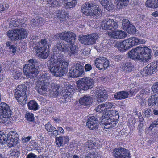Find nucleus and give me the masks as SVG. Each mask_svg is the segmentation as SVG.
I'll return each instance as SVG.
<instances>
[{"instance_id": "obj_1", "label": "nucleus", "mask_w": 158, "mask_h": 158, "mask_svg": "<svg viewBox=\"0 0 158 158\" xmlns=\"http://www.w3.org/2000/svg\"><path fill=\"white\" fill-rule=\"evenodd\" d=\"M58 51L54 49L52 54L49 57L51 62L49 69L53 75L56 77L64 75L67 71L69 63L63 60L61 52H67L69 50L68 45L64 42H58L56 44Z\"/></svg>"}, {"instance_id": "obj_11", "label": "nucleus", "mask_w": 158, "mask_h": 158, "mask_svg": "<svg viewBox=\"0 0 158 158\" xmlns=\"http://www.w3.org/2000/svg\"><path fill=\"white\" fill-rule=\"evenodd\" d=\"M101 25L103 29L108 30H114L118 27L117 23L111 19H106L102 21Z\"/></svg>"}, {"instance_id": "obj_31", "label": "nucleus", "mask_w": 158, "mask_h": 158, "mask_svg": "<svg viewBox=\"0 0 158 158\" xmlns=\"http://www.w3.org/2000/svg\"><path fill=\"white\" fill-rule=\"evenodd\" d=\"M128 44L127 43L124 42V40L122 42H119L118 43V48L119 50L121 52H124L126 50H127L130 48L129 47H127L126 45Z\"/></svg>"}, {"instance_id": "obj_44", "label": "nucleus", "mask_w": 158, "mask_h": 158, "mask_svg": "<svg viewBox=\"0 0 158 158\" xmlns=\"http://www.w3.org/2000/svg\"><path fill=\"white\" fill-rule=\"evenodd\" d=\"M69 48L70 55L75 54L77 52L78 49L75 45H71Z\"/></svg>"}, {"instance_id": "obj_61", "label": "nucleus", "mask_w": 158, "mask_h": 158, "mask_svg": "<svg viewBox=\"0 0 158 158\" xmlns=\"http://www.w3.org/2000/svg\"><path fill=\"white\" fill-rule=\"evenodd\" d=\"M151 89L153 92H158V82H155L152 87Z\"/></svg>"}, {"instance_id": "obj_29", "label": "nucleus", "mask_w": 158, "mask_h": 158, "mask_svg": "<svg viewBox=\"0 0 158 158\" xmlns=\"http://www.w3.org/2000/svg\"><path fill=\"white\" fill-rule=\"evenodd\" d=\"M117 7L118 9H122L127 6L129 0H115Z\"/></svg>"}, {"instance_id": "obj_19", "label": "nucleus", "mask_w": 158, "mask_h": 158, "mask_svg": "<svg viewBox=\"0 0 158 158\" xmlns=\"http://www.w3.org/2000/svg\"><path fill=\"white\" fill-rule=\"evenodd\" d=\"M98 90H97L98 92L97 96V101L98 102H103L107 98V96L106 91L102 87H100Z\"/></svg>"}, {"instance_id": "obj_14", "label": "nucleus", "mask_w": 158, "mask_h": 158, "mask_svg": "<svg viewBox=\"0 0 158 158\" xmlns=\"http://www.w3.org/2000/svg\"><path fill=\"white\" fill-rule=\"evenodd\" d=\"M59 36L61 40L71 44L72 40L73 41V40L75 39L76 35L73 32L65 31L60 33Z\"/></svg>"}, {"instance_id": "obj_32", "label": "nucleus", "mask_w": 158, "mask_h": 158, "mask_svg": "<svg viewBox=\"0 0 158 158\" xmlns=\"http://www.w3.org/2000/svg\"><path fill=\"white\" fill-rule=\"evenodd\" d=\"M19 136L16 132L13 131H10L7 134L8 139H10L18 142L19 141Z\"/></svg>"}, {"instance_id": "obj_45", "label": "nucleus", "mask_w": 158, "mask_h": 158, "mask_svg": "<svg viewBox=\"0 0 158 158\" xmlns=\"http://www.w3.org/2000/svg\"><path fill=\"white\" fill-rule=\"evenodd\" d=\"M122 150H121L120 148H115L113 152V155L115 158H121L120 156V153Z\"/></svg>"}, {"instance_id": "obj_48", "label": "nucleus", "mask_w": 158, "mask_h": 158, "mask_svg": "<svg viewBox=\"0 0 158 158\" xmlns=\"http://www.w3.org/2000/svg\"><path fill=\"white\" fill-rule=\"evenodd\" d=\"M19 21L20 20L17 19L11 21L10 22V26L12 27H15L20 26L21 24L19 23Z\"/></svg>"}, {"instance_id": "obj_36", "label": "nucleus", "mask_w": 158, "mask_h": 158, "mask_svg": "<svg viewBox=\"0 0 158 158\" xmlns=\"http://www.w3.org/2000/svg\"><path fill=\"white\" fill-rule=\"evenodd\" d=\"M95 144L94 142L93 143L92 141H88L85 143V148L87 151L93 149L95 147Z\"/></svg>"}, {"instance_id": "obj_18", "label": "nucleus", "mask_w": 158, "mask_h": 158, "mask_svg": "<svg viewBox=\"0 0 158 158\" xmlns=\"http://www.w3.org/2000/svg\"><path fill=\"white\" fill-rule=\"evenodd\" d=\"M51 85V90H50L49 95L51 97H57L60 94L59 90V85L56 83H52Z\"/></svg>"}, {"instance_id": "obj_25", "label": "nucleus", "mask_w": 158, "mask_h": 158, "mask_svg": "<svg viewBox=\"0 0 158 158\" xmlns=\"http://www.w3.org/2000/svg\"><path fill=\"white\" fill-rule=\"evenodd\" d=\"M129 93L126 91H121L115 93L114 95V98L117 100H121L127 98Z\"/></svg>"}, {"instance_id": "obj_55", "label": "nucleus", "mask_w": 158, "mask_h": 158, "mask_svg": "<svg viewBox=\"0 0 158 158\" xmlns=\"http://www.w3.org/2000/svg\"><path fill=\"white\" fill-rule=\"evenodd\" d=\"M158 128V119L153 122L149 127V130H152L154 128Z\"/></svg>"}, {"instance_id": "obj_2", "label": "nucleus", "mask_w": 158, "mask_h": 158, "mask_svg": "<svg viewBox=\"0 0 158 158\" xmlns=\"http://www.w3.org/2000/svg\"><path fill=\"white\" fill-rule=\"evenodd\" d=\"M151 50L148 47L139 46L128 53L129 57L135 60H142L146 62L151 57Z\"/></svg>"}, {"instance_id": "obj_47", "label": "nucleus", "mask_w": 158, "mask_h": 158, "mask_svg": "<svg viewBox=\"0 0 158 158\" xmlns=\"http://www.w3.org/2000/svg\"><path fill=\"white\" fill-rule=\"evenodd\" d=\"M33 44L32 45L33 49L35 50V51H36L37 52L38 50L40 51L43 48V47H41V44L39 41Z\"/></svg>"}, {"instance_id": "obj_49", "label": "nucleus", "mask_w": 158, "mask_h": 158, "mask_svg": "<svg viewBox=\"0 0 158 158\" xmlns=\"http://www.w3.org/2000/svg\"><path fill=\"white\" fill-rule=\"evenodd\" d=\"M25 118L28 121L32 122L34 120V117L33 114L29 112H27L25 114Z\"/></svg>"}, {"instance_id": "obj_42", "label": "nucleus", "mask_w": 158, "mask_h": 158, "mask_svg": "<svg viewBox=\"0 0 158 158\" xmlns=\"http://www.w3.org/2000/svg\"><path fill=\"white\" fill-rule=\"evenodd\" d=\"M40 81H50V79L49 76H47V75L45 73H42L40 74L39 77Z\"/></svg>"}, {"instance_id": "obj_10", "label": "nucleus", "mask_w": 158, "mask_h": 158, "mask_svg": "<svg viewBox=\"0 0 158 158\" xmlns=\"http://www.w3.org/2000/svg\"><path fill=\"white\" fill-rule=\"evenodd\" d=\"M98 37V35L97 34L93 33L86 35H80V40L82 44L89 45L94 44Z\"/></svg>"}, {"instance_id": "obj_63", "label": "nucleus", "mask_w": 158, "mask_h": 158, "mask_svg": "<svg viewBox=\"0 0 158 158\" xmlns=\"http://www.w3.org/2000/svg\"><path fill=\"white\" fill-rule=\"evenodd\" d=\"M85 158H100L99 157L96 156L94 153H89L85 155Z\"/></svg>"}, {"instance_id": "obj_3", "label": "nucleus", "mask_w": 158, "mask_h": 158, "mask_svg": "<svg viewBox=\"0 0 158 158\" xmlns=\"http://www.w3.org/2000/svg\"><path fill=\"white\" fill-rule=\"evenodd\" d=\"M119 114L118 111L114 110H110L105 113L101 118L105 128L109 129L115 127L118 122Z\"/></svg>"}, {"instance_id": "obj_23", "label": "nucleus", "mask_w": 158, "mask_h": 158, "mask_svg": "<svg viewBox=\"0 0 158 158\" xmlns=\"http://www.w3.org/2000/svg\"><path fill=\"white\" fill-rule=\"evenodd\" d=\"M56 143L57 146L60 147L63 146V142L64 143L68 142L69 139L68 136H60L59 137H56Z\"/></svg>"}, {"instance_id": "obj_64", "label": "nucleus", "mask_w": 158, "mask_h": 158, "mask_svg": "<svg viewBox=\"0 0 158 158\" xmlns=\"http://www.w3.org/2000/svg\"><path fill=\"white\" fill-rule=\"evenodd\" d=\"M84 69L85 72H88L92 69V67L90 64H87L85 65Z\"/></svg>"}, {"instance_id": "obj_28", "label": "nucleus", "mask_w": 158, "mask_h": 158, "mask_svg": "<svg viewBox=\"0 0 158 158\" xmlns=\"http://www.w3.org/2000/svg\"><path fill=\"white\" fill-rule=\"evenodd\" d=\"M63 2L67 9L74 7L76 3V0H64Z\"/></svg>"}, {"instance_id": "obj_62", "label": "nucleus", "mask_w": 158, "mask_h": 158, "mask_svg": "<svg viewBox=\"0 0 158 158\" xmlns=\"http://www.w3.org/2000/svg\"><path fill=\"white\" fill-rule=\"evenodd\" d=\"M96 111L97 112L101 113L104 110L102 104L99 105L95 108Z\"/></svg>"}, {"instance_id": "obj_34", "label": "nucleus", "mask_w": 158, "mask_h": 158, "mask_svg": "<svg viewBox=\"0 0 158 158\" xmlns=\"http://www.w3.org/2000/svg\"><path fill=\"white\" fill-rule=\"evenodd\" d=\"M102 58V57H100L99 58H97L96 59L95 61V65L96 67L98 68V69L102 70L103 69L102 66V59H101Z\"/></svg>"}, {"instance_id": "obj_26", "label": "nucleus", "mask_w": 158, "mask_h": 158, "mask_svg": "<svg viewBox=\"0 0 158 158\" xmlns=\"http://www.w3.org/2000/svg\"><path fill=\"white\" fill-rule=\"evenodd\" d=\"M138 38L135 37H131L124 40V42L128 43L127 47H129L130 48L132 47L138 45Z\"/></svg>"}, {"instance_id": "obj_24", "label": "nucleus", "mask_w": 158, "mask_h": 158, "mask_svg": "<svg viewBox=\"0 0 158 158\" xmlns=\"http://www.w3.org/2000/svg\"><path fill=\"white\" fill-rule=\"evenodd\" d=\"M50 51L49 48L46 47H43L42 49L37 53L38 56L40 58L44 59H46L49 55Z\"/></svg>"}, {"instance_id": "obj_16", "label": "nucleus", "mask_w": 158, "mask_h": 158, "mask_svg": "<svg viewBox=\"0 0 158 158\" xmlns=\"http://www.w3.org/2000/svg\"><path fill=\"white\" fill-rule=\"evenodd\" d=\"M95 6L94 3H93L91 2H89L85 4L84 6L81 9V11L84 15L91 16L92 9Z\"/></svg>"}, {"instance_id": "obj_6", "label": "nucleus", "mask_w": 158, "mask_h": 158, "mask_svg": "<svg viewBox=\"0 0 158 158\" xmlns=\"http://www.w3.org/2000/svg\"><path fill=\"white\" fill-rule=\"evenodd\" d=\"M27 90V86L25 84L18 85L15 90L14 97L21 105H24L26 103Z\"/></svg>"}, {"instance_id": "obj_9", "label": "nucleus", "mask_w": 158, "mask_h": 158, "mask_svg": "<svg viewBox=\"0 0 158 158\" xmlns=\"http://www.w3.org/2000/svg\"><path fill=\"white\" fill-rule=\"evenodd\" d=\"M84 73L83 66L79 62L75 63L74 66L69 70L70 76L72 77H79Z\"/></svg>"}, {"instance_id": "obj_15", "label": "nucleus", "mask_w": 158, "mask_h": 158, "mask_svg": "<svg viewBox=\"0 0 158 158\" xmlns=\"http://www.w3.org/2000/svg\"><path fill=\"white\" fill-rule=\"evenodd\" d=\"M97 118L94 116L89 117L87 122V126L88 127L92 130H94L98 127Z\"/></svg>"}, {"instance_id": "obj_5", "label": "nucleus", "mask_w": 158, "mask_h": 158, "mask_svg": "<svg viewBox=\"0 0 158 158\" xmlns=\"http://www.w3.org/2000/svg\"><path fill=\"white\" fill-rule=\"evenodd\" d=\"M11 111L9 106L6 103H0V123L5 124L10 122Z\"/></svg>"}, {"instance_id": "obj_8", "label": "nucleus", "mask_w": 158, "mask_h": 158, "mask_svg": "<svg viewBox=\"0 0 158 158\" xmlns=\"http://www.w3.org/2000/svg\"><path fill=\"white\" fill-rule=\"evenodd\" d=\"M94 80L90 77L81 78L77 83V86L80 89L87 90L93 87Z\"/></svg>"}, {"instance_id": "obj_35", "label": "nucleus", "mask_w": 158, "mask_h": 158, "mask_svg": "<svg viewBox=\"0 0 158 158\" xmlns=\"http://www.w3.org/2000/svg\"><path fill=\"white\" fill-rule=\"evenodd\" d=\"M72 97L71 95L70 94H68L66 92V93L61 95L60 98V101L64 103H65L66 102L70 100V98Z\"/></svg>"}, {"instance_id": "obj_58", "label": "nucleus", "mask_w": 158, "mask_h": 158, "mask_svg": "<svg viewBox=\"0 0 158 158\" xmlns=\"http://www.w3.org/2000/svg\"><path fill=\"white\" fill-rule=\"evenodd\" d=\"M7 137L4 133V132L2 131H0V141L2 143L5 142Z\"/></svg>"}, {"instance_id": "obj_17", "label": "nucleus", "mask_w": 158, "mask_h": 158, "mask_svg": "<svg viewBox=\"0 0 158 158\" xmlns=\"http://www.w3.org/2000/svg\"><path fill=\"white\" fill-rule=\"evenodd\" d=\"M109 35L111 38L117 39H121L125 38L127 34L124 31L121 30H118L109 33Z\"/></svg>"}, {"instance_id": "obj_43", "label": "nucleus", "mask_w": 158, "mask_h": 158, "mask_svg": "<svg viewBox=\"0 0 158 158\" xmlns=\"http://www.w3.org/2000/svg\"><path fill=\"white\" fill-rule=\"evenodd\" d=\"M65 89L66 90V92L67 93L70 94L72 96L73 93L74 86L70 85H67L65 88Z\"/></svg>"}, {"instance_id": "obj_13", "label": "nucleus", "mask_w": 158, "mask_h": 158, "mask_svg": "<svg viewBox=\"0 0 158 158\" xmlns=\"http://www.w3.org/2000/svg\"><path fill=\"white\" fill-rule=\"evenodd\" d=\"M49 85H50V81H40L37 83L36 89L39 94L44 95L46 93L48 87Z\"/></svg>"}, {"instance_id": "obj_7", "label": "nucleus", "mask_w": 158, "mask_h": 158, "mask_svg": "<svg viewBox=\"0 0 158 158\" xmlns=\"http://www.w3.org/2000/svg\"><path fill=\"white\" fill-rule=\"evenodd\" d=\"M6 35L12 41H17L26 38L27 34L23 28H16L8 30Z\"/></svg>"}, {"instance_id": "obj_54", "label": "nucleus", "mask_w": 158, "mask_h": 158, "mask_svg": "<svg viewBox=\"0 0 158 158\" xmlns=\"http://www.w3.org/2000/svg\"><path fill=\"white\" fill-rule=\"evenodd\" d=\"M105 8L108 11H109L112 10L114 8V5L112 3V2L110 0L108 3L105 7Z\"/></svg>"}, {"instance_id": "obj_51", "label": "nucleus", "mask_w": 158, "mask_h": 158, "mask_svg": "<svg viewBox=\"0 0 158 158\" xmlns=\"http://www.w3.org/2000/svg\"><path fill=\"white\" fill-rule=\"evenodd\" d=\"M150 92V90L149 89H142L140 92V93L144 99L146 97H147Z\"/></svg>"}, {"instance_id": "obj_21", "label": "nucleus", "mask_w": 158, "mask_h": 158, "mask_svg": "<svg viewBox=\"0 0 158 158\" xmlns=\"http://www.w3.org/2000/svg\"><path fill=\"white\" fill-rule=\"evenodd\" d=\"M93 102V99L89 96L85 95L81 97L79 100V103L82 105L88 106L90 105Z\"/></svg>"}, {"instance_id": "obj_4", "label": "nucleus", "mask_w": 158, "mask_h": 158, "mask_svg": "<svg viewBox=\"0 0 158 158\" xmlns=\"http://www.w3.org/2000/svg\"><path fill=\"white\" fill-rule=\"evenodd\" d=\"M23 69V71L26 77L33 78L38 73V68L40 62L35 59H31L28 61Z\"/></svg>"}, {"instance_id": "obj_59", "label": "nucleus", "mask_w": 158, "mask_h": 158, "mask_svg": "<svg viewBox=\"0 0 158 158\" xmlns=\"http://www.w3.org/2000/svg\"><path fill=\"white\" fill-rule=\"evenodd\" d=\"M41 46V47H46L49 48V45L47 40L45 39H42L40 41Z\"/></svg>"}, {"instance_id": "obj_40", "label": "nucleus", "mask_w": 158, "mask_h": 158, "mask_svg": "<svg viewBox=\"0 0 158 158\" xmlns=\"http://www.w3.org/2000/svg\"><path fill=\"white\" fill-rule=\"evenodd\" d=\"M5 142L7 144V146L9 147H11L14 146L18 142L15 141V140H13L10 139H8L7 137L6 141H5Z\"/></svg>"}, {"instance_id": "obj_27", "label": "nucleus", "mask_w": 158, "mask_h": 158, "mask_svg": "<svg viewBox=\"0 0 158 158\" xmlns=\"http://www.w3.org/2000/svg\"><path fill=\"white\" fill-rule=\"evenodd\" d=\"M27 106L29 109L34 111L38 110L39 107L38 103L34 100H30L28 102Z\"/></svg>"}, {"instance_id": "obj_30", "label": "nucleus", "mask_w": 158, "mask_h": 158, "mask_svg": "<svg viewBox=\"0 0 158 158\" xmlns=\"http://www.w3.org/2000/svg\"><path fill=\"white\" fill-rule=\"evenodd\" d=\"M67 16L66 12L63 10L59 11L57 13V17L61 22L65 21Z\"/></svg>"}, {"instance_id": "obj_46", "label": "nucleus", "mask_w": 158, "mask_h": 158, "mask_svg": "<svg viewBox=\"0 0 158 158\" xmlns=\"http://www.w3.org/2000/svg\"><path fill=\"white\" fill-rule=\"evenodd\" d=\"M13 75V78L15 79H20L23 77L22 72L19 71H15Z\"/></svg>"}, {"instance_id": "obj_52", "label": "nucleus", "mask_w": 158, "mask_h": 158, "mask_svg": "<svg viewBox=\"0 0 158 158\" xmlns=\"http://www.w3.org/2000/svg\"><path fill=\"white\" fill-rule=\"evenodd\" d=\"M154 0H147L146 2V5L147 7L151 8H156L154 4Z\"/></svg>"}, {"instance_id": "obj_33", "label": "nucleus", "mask_w": 158, "mask_h": 158, "mask_svg": "<svg viewBox=\"0 0 158 158\" xmlns=\"http://www.w3.org/2000/svg\"><path fill=\"white\" fill-rule=\"evenodd\" d=\"M121 150H122L120 153L121 158H130L129 152L127 149L120 147Z\"/></svg>"}, {"instance_id": "obj_53", "label": "nucleus", "mask_w": 158, "mask_h": 158, "mask_svg": "<svg viewBox=\"0 0 158 158\" xmlns=\"http://www.w3.org/2000/svg\"><path fill=\"white\" fill-rule=\"evenodd\" d=\"M126 30L127 31L129 34H134L135 33L136 29L135 27L133 25L131 24L129 27V28H128Z\"/></svg>"}, {"instance_id": "obj_39", "label": "nucleus", "mask_w": 158, "mask_h": 158, "mask_svg": "<svg viewBox=\"0 0 158 158\" xmlns=\"http://www.w3.org/2000/svg\"><path fill=\"white\" fill-rule=\"evenodd\" d=\"M102 59V62L103 63L102 64V67L103 69L102 70H104L106 69L108 67L109 65V63L108 60L105 57H102V58L101 59Z\"/></svg>"}, {"instance_id": "obj_12", "label": "nucleus", "mask_w": 158, "mask_h": 158, "mask_svg": "<svg viewBox=\"0 0 158 158\" xmlns=\"http://www.w3.org/2000/svg\"><path fill=\"white\" fill-rule=\"evenodd\" d=\"M158 69V65L156 62H152L148 64L143 69L141 73L142 75L144 76V74L150 75L155 73Z\"/></svg>"}, {"instance_id": "obj_37", "label": "nucleus", "mask_w": 158, "mask_h": 158, "mask_svg": "<svg viewBox=\"0 0 158 158\" xmlns=\"http://www.w3.org/2000/svg\"><path fill=\"white\" fill-rule=\"evenodd\" d=\"M91 16L94 17H99L101 15V11L100 9L98 8H93L91 12Z\"/></svg>"}, {"instance_id": "obj_50", "label": "nucleus", "mask_w": 158, "mask_h": 158, "mask_svg": "<svg viewBox=\"0 0 158 158\" xmlns=\"http://www.w3.org/2000/svg\"><path fill=\"white\" fill-rule=\"evenodd\" d=\"M135 99L137 100L140 104L142 105L144 103L145 99L139 92L135 97Z\"/></svg>"}, {"instance_id": "obj_22", "label": "nucleus", "mask_w": 158, "mask_h": 158, "mask_svg": "<svg viewBox=\"0 0 158 158\" xmlns=\"http://www.w3.org/2000/svg\"><path fill=\"white\" fill-rule=\"evenodd\" d=\"M45 127L48 132H51V135L56 136L58 135V130L49 122L45 125Z\"/></svg>"}, {"instance_id": "obj_60", "label": "nucleus", "mask_w": 158, "mask_h": 158, "mask_svg": "<svg viewBox=\"0 0 158 158\" xmlns=\"http://www.w3.org/2000/svg\"><path fill=\"white\" fill-rule=\"evenodd\" d=\"M151 111V109H145L143 110L142 111L144 115L147 117L150 116Z\"/></svg>"}, {"instance_id": "obj_57", "label": "nucleus", "mask_w": 158, "mask_h": 158, "mask_svg": "<svg viewBox=\"0 0 158 158\" xmlns=\"http://www.w3.org/2000/svg\"><path fill=\"white\" fill-rule=\"evenodd\" d=\"M9 5L7 3H3L0 5V11L3 12L7 10L9 7Z\"/></svg>"}, {"instance_id": "obj_20", "label": "nucleus", "mask_w": 158, "mask_h": 158, "mask_svg": "<svg viewBox=\"0 0 158 158\" xmlns=\"http://www.w3.org/2000/svg\"><path fill=\"white\" fill-rule=\"evenodd\" d=\"M134 68V64L129 61L124 62L122 65V69L127 73L131 72Z\"/></svg>"}, {"instance_id": "obj_38", "label": "nucleus", "mask_w": 158, "mask_h": 158, "mask_svg": "<svg viewBox=\"0 0 158 158\" xmlns=\"http://www.w3.org/2000/svg\"><path fill=\"white\" fill-rule=\"evenodd\" d=\"M156 99L154 96H151L148 99V104L150 106H153L156 104Z\"/></svg>"}, {"instance_id": "obj_41", "label": "nucleus", "mask_w": 158, "mask_h": 158, "mask_svg": "<svg viewBox=\"0 0 158 158\" xmlns=\"http://www.w3.org/2000/svg\"><path fill=\"white\" fill-rule=\"evenodd\" d=\"M131 24L130 23L129 20L127 19H123L122 21L123 27L125 30L127 29L128 28H129V27Z\"/></svg>"}, {"instance_id": "obj_56", "label": "nucleus", "mask_w": 158, "mask_h": 158, "mask_svg": "<svg viewBox=\"0 0 158 158\" xmlns=\"http://www.w3.org/2000/svg\"><path fill=\"white\" fill-rule=\"evenodd\" d=\"M104 109H108L111 108L112 107L113 105V104L110 102H107L105 103L102 104Z\"/></svg>"}]
</instances>
